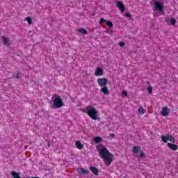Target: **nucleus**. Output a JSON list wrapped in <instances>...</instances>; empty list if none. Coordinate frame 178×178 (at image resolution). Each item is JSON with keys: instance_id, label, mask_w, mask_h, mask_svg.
I'll use <instances>...</instances> for the list:
<instances>
[{"instance_id": "4", "label": "nucleus", "mask_w": 178, "mask_h": 178, "mask_svg": "<svg viewBox=\"0 0 178 178\" xmlns=\"http://www.w3.org/2000/svg\"><path fill=\"white\" fill-rule=\"evenodd\" d=\"M168 140L171 143H175V141H176V139H175V138L172 137V136L170 134H166L165 136L163 135L161 136V140L163 141V143H168Z\"/></svg>"}, {"instance_id": "32", "label": "nucleus", "mask_w": 178, "mask_h": 178, "mask_svg": "<svg viewBox=\"0 0 178 178\" xmlns=\"http://www.w3.org/2000/svg\"><path fill=\"white\" fill-rule=\"evenodd\" d=\"M122 95H124V97H127V92L122 91Z\"/></svg>"}, {"instance_id": "12", "label": "nucleus", "mask_w": 178, "mask_h": 178, "mask_svg": "<svg viewBox=\"0 0 178 178\" xmlns=\"http://www.w3.org/2000/svg\"><path fill=\"white\" fill-rule=\"evenodd\" d=\"M101 91L104 95H108L109 94V89H108V86H102Z\"/></svg>"}, {"instance_id": "18", "label": "nucleus", "mask_w": 178, "mask_h": 178, "mask_svg": "<svg viewBox=\"0 0 178 178\" xmlns=\"http://www.w3.org/2000/svg\"><path fill=\"white\" fill-rule=\"evenodd\" d=\"M78 32L81 33V34H83V35H87L88 34V32H87V30H86L85 29H78Z\"/></svg>"}, {"instance_id": "23", "label": "nucleus", "mask_w": 178, "mask_h": 178, "mask_svg": "<svg viewBox=\"0 0 178 178\" xmlns=\"http://www.w3.org/2000/svg\"><path fill=\"white\" fill-rule=\"evenodd\" d=\"M170 24H172V26H175V24H176V19L172 18L170 19Z\"/></svg>"}, {"instance_id": "16", "label": "nucleus", "mask_w": 178, "mask_h": 178, "mask_svg": "<svg viewBox=\"0 0 178 178\" xmlns=\"http://www.w3.org/2000/svg\"><path fill=\"white\" fill-rule=\"evenodd\" d=\"M11 177L13 178H22L20 177V175L15 171L11 172Z\"/></svg>"}, {"instance_id": "6", "label": "nucleus", "mask_w": 178, "mask_h": 178, "mask_svg": "<svg viewBox=\"0 0 178 178\" xmlns=\"http://www.w3.org/2000/svg\"><path fill=\"white\" fill-rule=\"evenodd\" d=\"M97 84L99 87H104L108 86V79L106 78H99L97 79Z\"/></svg>"}, {"instance_id": "28", "label": "nucleus", "mask_w": 178, "mask_h": 178, "mask_svg": "<svg viewBox=\"0 0 178 178\" xmlns=\"http://www.w3.org/2000/svg\"><path fill=\"white\" fill-rule=\"evenodd\" d=\"M165 23H167V24H170V19L165 18Z\"/></svg>"}, {"instance_id": "27", "label": "nucleus", "mask_w": 178, "mask_h": 178, "mask_svg": "<svg viewBox=\"0 0 178 178\" xmlns=\"http://www.w3.org/2000/svg\"><path fill=\"white\" fill-rule=\"evenodd\" d=\"M105 22H106V20H105V19L101 18L99 24H102V23Z\"/></svg>"}, {"instance_id": "20", "label": "nucleus", "mask_w": 178, "mask_h": 178, "mask_svg": "<svg viewBox=\"0 0 178 178\" xmlns=\"http://www.w3.org/2000/svg\"><path fill=\"white\" fill-rule=\"evenodd\" d=\"M138 113H140V115H144V113H145V110L144 109V108L143 107H139L138 108Z\"/></svg>"}, {"instance_id": "31", "label": "nucleus", "mask_w": 178, "mask_h": 178, "mask_svg": "<svg viewBox=\"0 0 178 178\" xmlns=\"http://www.w3.org/2000/svg\"><path fill=\"white\" fill-rule=\"evenodd\" d=\"M20 72H18L15 76V79H19V77H20Z\"/></svg>"}, {"instance_id": "10", "label": "nucleus", "mask_w": 178, "mask_h": 178, "mask_svg": "<svg viewBox=\"0 0 178 178\" xmlns=\"http://www.w3.org/2000/svg\"><path fill=\"white\" fill-rule=\"evenodd\" d=\"M90 170H91V172L93 173V175H95V176H98L99 173V170H98V168H97L96 167L94 166H90L89 167Z\"/></svg>"}, {"instance_id": "30", "label": "nucleus", "mask_w": 178, "mask_h": 178, "mask_svg": "<svg viewBox=\"0 0 178 178\" xmlns=\"http://www.w3.org/2000/svg\"><path fill=\"white\" fill-rule=\"evenodd\" d=\"M119 45H120V47H124V42H120V43H119Z\"/></svg>"}, {"instance_id": "8", "label": "nucleus", "mask_w": 178, "mask_h": 178, "mask_svg": "<svg viewBox=\"0 0 178 178\" xmlns=\"http://www.w3.org/2000/svg\"><path fill=\"white\" fill-rule=\"evenodd\" d=\"M95 75L97 77L99 76H104V70L101 67H97L95 71Z\"/></svg>"}, {"instance_id": "17", "label": "nucleus", "mask_w": 178, "mask_h": 178, "mask_svg": "<svg viewBox=\"0 0 178 178\" xmlns=\"http://www.w3.org/2000/svg\"><path fill=\"white\" fill-rule=\"evenodd\" d=\"M140 149H141V147H140V146H134L133 147L134 154H137L138 152V151H140Z\"/></svg>"}, {"instance_id": "22", "label": "nucleus", "mask_w": 178, "mask_h": 178, "mask_svg": "<svg viewBox=\"0 0 178 178\" xmlns=\"http://www.w3.org/2000/svg\"><path fill=\"white\" fill-rule=\"evenodd\" d=\"M26 21L28 22V24H32L33 18H31V17H28L26 18Z\"/></svg>"}, {"instance_id": "34", "label": "nucleus", "mask_w": 178, "mask_h": 178, "mask_svg": "<svg viewBox=\"0 0 178 178\" xmlns=\"http://www.w3.org/2000/svg\"><path fill=\"white\" fill-rule=\"evenodd\" d=\"M48 147H51V146L49 145V144H48Z\"/></svg>"}, {"instance_id": "24", "label": "nucleus", "mask_w": 178, "mask_h": 178, "mask_svg": "<svg viewBox=\"0 0 178 178\" xmlns=\"http://www.w3.org/2000/svg\"><path fill=\"white\" fill-rule=\"evenodd\" d=\"M106 33H108V34H112V33H113V31L112 29H111V28H108L106 29Z\"/></svg>"}, {"instance_id": "5", "label": "nucleus", "mask_w": 178, "mask_h": 178, "mask_svg": "<svg viewBox=\"0 0 178 178\" xmlns=\"http://www.w3.org/2000/svg\"><path fill=\"white\" fill-rule=\"evenodd\" d=\"M154 7L156 10L161 13H163V3L159 1H154Z\"/></svg>"}, {"instance_id": "13", "label": "nucleus", "mask_w": 178, "mask_h": 178, "mask_svg": "<svg viewBox=\"0 0 178 178\" xmlns=\"http://www.w3.org/2000/svg\"><path fill=\"white\" fill-rule=\"evenodd\" d=\"M77 172L79 175H88L89 171L84 168H79Z\"/></svg>"}, {"instance_id": "3", "label": "nucleus", "mask_w": 178, "mask_h": 178, "mask_svg": "<svg viewBox=\"0 0 178 178\" xmlns=\"http://www.w3.org/2000/svg\"><path fill=\"white\" fill-rule=\"evenodd\" d=\"M54 97H55L53 100L52 108L54 109H59V108H62V106H65V104L63 103V99L60 96L54 94Z\"/></svg>"}, {"instance_id": "2", "label": "nucleus", "mask_w": 178, "mask_h": 178, "mask_svg": "<svg viewBox=\"0 0 178 178\" xmlns=\"http://www.w3.org/2000/svg\"><path fill=\"white\" fill-rule=\"evenodd\" d=\"M83 112L92 119V120H99V116H98V111L92 105H88L86 107Z\"/></svg>"}, {"instance_id": "21", "label": "nucleus", "mask_w": 178, "mask_h": 178, "mask_svg": "<svg viewBox=\"0 0 178 178\" xmlns=\"http://www.w3.org/2000/svg\"><path fill=\"white\" fill-rule=\"evenodd\" d=\"M106 25L108 26V27H109L110 29H112V27H113V24L112 23V22L107 20L106 22Z\"/></svg>"}, {"instance_id": "29", "label": "nucleus", "mask_w": 178, "mask_h": 178, "mask_svg": "<svg viewBox=\"0 0 178 178\" xmlns=\"http://www.w3.org/2000/svg\"><path fill=\"white\" fill-rule=\"evenodd\" d=\"M140 158H144L145 155L144 154V152H141L140 154L139 155Z\"/></svg>"}, {"instance_id": "1", "label": "nucleus", "mask_w": 178, "mask_h": 178, "mask_svg": "<svg viewBox=\"0 0 178 178\" xmlns=\"http://www.w3.org/2000/svg\"><path fill=\"white\" fill-rule=\"evenodd\" d=\"M98 152L106 166H111L113 162V154L105 147L100 149Z\"/></svg>"}, {"instance_id": "9", "label": "nucleus", "mask_w": 178, "mask_h": 178, "mask_svg": "<svg viewBox=\"0 0 178 178\" xmlns=\"http://www.w3.org/2000/svg\"><path fill=\"white\" fill-rule=\"evenodd\" d=\"M117 8H118L120 9V10H121V12L123 13V12H124V4H123V3H122V1H117Z\"/></svg>"}, {"instance_id": "26", "label": "nucleus", "mask_w": 178, "mask_h": 178, "mask_svg": "<svg viewBox=\"0 0 178 178\" xmlns=\"http://www.w3.org/2000/svg\"><path fill=\"white\" fill-rule=\"evenodd\" d=\"M125 16H126V17H128V19H131V13H125Z\"/></svg>"}, {"instance_id": "11", "label": "nucleus", "mask_w": 178, "mask_h": 178, "mask_svg": "<svg viewBox=\"0 0 178 178\" xmlns=\"http://www.w3.org/2000/svg\"><path fill=\"white\" fill-rule=\"evenodd\" d=\"M168 147L170 148V149H172V151H177L178 150V147L177 145L168 143Z\"/></svg>"}, {"instance_id": "19", "label": "nucleus", "mask_w": 178, "mask_h": 178, "mask_svg": "<svg viewBox=\"0 0 178 178\" xmlns=\"http://www.w3.org/2000/svg\"><path fill=\"white\" fill-rule=\"evenodd\" d=\"M94 141H95V143H96V144H99V143H101V141H102V138L97 136L94 138Z\"/></svg>"}, {"instance_id": "15", "label": "nucleus", "mask_w": 178, "mask_h": 178, "mask_svg": "<svg viewBox=\"0 0 178 178\" xmlns=\"http://www.w3.org/2000/svg\"><path fill=\"white\" fill-rule=\"evenodd\" d=\"M1 40H2L3 44H4V45H10L9 41L8 40V38L3 36L1 38Z\"/></svg>"}, {"instance_id": "33", "label": "nucleus", "mask_w": 178, "mask_h": 178, "mask_svg": "<svg viewBox=\"0 0 178 178\" xmlns=\"http://www.w3.org/2000/svg\"><path fill=\"white\" fill-rule=\"evenodd\" d=\"M110 137H115V134H111Z\"/></svg>"}, {"instance_id": "7", "label": "nucleus", "mask_w": 178, "mask_h": 178, "mask_svg": "<svg viewBox=\"0 0 178 178\" xmlns=\"http://www.w3.org/2000/svg\"><path fill=\"white\" fill-rule=\"evenodd\" d=\"M169 113H170V109H169L168 107H164L161 111V115L164 117L169 116Z\"/></svg>"}, {"instance_id": "25", "label": "nucleus", "mask_w": 178, "mask_h": 178, "mask_svg": "<svg viewBox=\"0 0 178 178\" xmlns=\"http://www.w3.org/2000/svg\"><path fill=\"white\" fill-rule=\"evenodd\" d=\"M147 91H148L149 94H152V86H149L147 88Z\"/></svg>"}, {"instance_id": "14", "label": "nucleus", "mask_w": 178, "mask_h": 178, "mask_svg": "<svg viewBox=\"0 0 178 178\" xmlns=\"http://www.w3.org/2000/svg\"><path fill=\"white\" fill-rule=\"evenodd\" d=\"M75 145H76V147L77 148V149H83V148H84V145L83 144H81L80 140H77L75 143Z\"/></svg>"}]
</instances>
